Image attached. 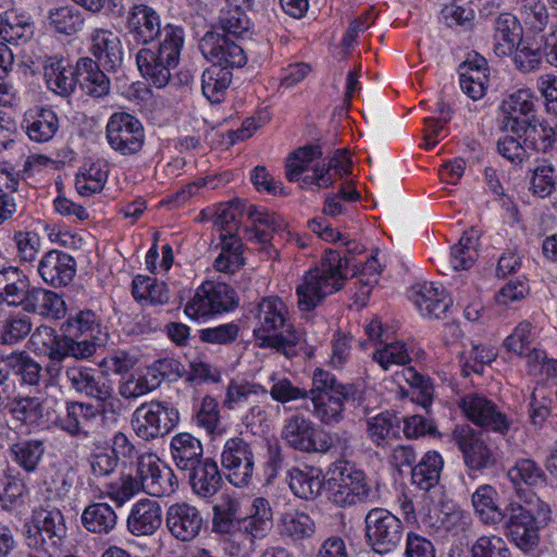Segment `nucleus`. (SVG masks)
Returning <instances> with one entry per match:
<instances>
[{
	"label": "nucleus",
	"instance_id": "e433bc0d",
	"mask_svg": "<svg viewBox=\"0 0 557 557\" xmlns=\"http://www.w3.org/2000/svg\"><path fill=\"white\" fill-rule=\"evenodd\" d=\"M23 309L46 318L61 319L65 313V302L52 290L33 287Z\"/></svg>",
	"mask_w": 557,
	"mask_h": 557
},
{
	"label": "nucleus",
	"instance_id": "393cba45",
	"mask_svg": "<svg viewBox=\"0 0 557 557\" xmlns=\"http://www.w3.org/2000/svg\"><path fill=\"white\" fill-rule=\"evenodd\" d=\"M413 301L419 310L429 317L443 318L453 305L445 288L433 282H424L412 288Z\"/></svg>",
	"mask_w": 557,
	"mask_h": 557
},
{
	"label": "nucleus",
	"instance_id": "8fccbe9b",
	"mask_svg": "<svg viewBox=\"0 0 557 557\" xmlns=\"http://www.w3.org/2000/svg\"><path fill=\"white\" fill-rule=\"evenodd\" d=\"M45 453L39 440L20 441L10 447L12 460L26 472H34Z\"/></svg>",
	"mask_w": 557,
	"mask_h": 557
},
{
	"label": "nucleus",
	"instance_id": "39448f33",
	"mask_svg": "<svg viewBox=\"0 0 557 557\" xmlns=\"http://www.w3.org/2000/svg\"><path fill=\"white\" fill-rule=\"evenodd\" d=\"M273 528V511L269 500L256 497L249 513L239 519L237 533L233 534L232 554L249 555L256 548V542L265 539Z\"/></svg>",
	"mask_w": 557,
	"mask_h": 557
},
{
	"label": "nucleus",
	"instance_id": "2eb2a0df",
	"mask_svg": "<svg viewBox=\"0 0 557 557\" xmlns=\"http://www.w3.org/2000/svg\"><path fill=\"white\" fill-rule=\"evenodd\" d=\"M136 478L140 491L156 497L170 495L177 487L172 469L162 463L153 454L143 455L138 458Z\"/></svg>",
	"mask_w": 557,
	"mask_h": 557
},
{
	"label": "nucleus",
	"instance_id": "423d86ee",
	"mask_svg": "<svg viewBox=\"0 0 557 557\" xmlns=\"http://www.w3.org/2000/svg\"><path fill=\"white\" fill-rule=\"evenodd\" d=\"M319 146L299 148L286 160V177L289 182H299L301 188L317 186L327 188L333 185V174L326 169Z\"/></svg>",
	"mask_w": 557,
	"mask_h": 557
},
{
	"label": "nucleus",
	"instance_id": "69168bd1",
	"mask_svg": "<svg viewBox=\"0 0 557 557\" xmlns=\"http://www.w3.org/2000/svg\"><path fill=\"white\" fill-rule=\"evenodd\" d=\"M32 331L27 315H11L0 323V343L13 345L25 338Z\"/></svg>",
	"mask_w": 557,
	"mask_h": 557
},
{
	"label": "nucleus",
	"instance_id": "4be33fe9",
	"mask_svg": "<svg viewBox=\"0 0 557 557\" xmlns=\"http://www.w3.org/2000/svg\"><path fill=\"white\" fill-rule=\"evenodd\" d=\"M126 27L133 39L140 45H148L157 37L162 38L159 14L147 4H134L127 14Z\"/></svg>",
	"mask_w": 557,
	"mask_h": 557
},
{
	"label": "nucleus",
	"instance_id": "a18cd8bd",
	"mask_svg": "<svg viewBox=\"0 0 557 557\" xmlns=\"http://www.w3.org/2000/svg\"><path fill=\"white\" fill-rule=\"evenodd\" d=\"M443 458L437 451H428L420 462L412 468V483L423 491H429L440 481Z\"/></svg>",
	"mask_w": 557,
	"mask_h": 557
},
{
	"label": "nucleus",
	"instance_id": "bf43d9fd",
	"mask_svg": "<svg viewBox=\"0 0 557 557\" xmlns=\"http://www.w3.org/2000/svg\"><path fill=\"white\" fill-rule=\"evenodd\" d=\"M133 295L137 300H146L152 305H164L170 299L165 283L143 275L133 280Z\"/></svg>",
	"mask_w": 557,
	"mask_h": 557
},
{
	"label": "nucleus",
	"instance_id": "603ef678",
	"mask_svg": "<svg viewBox=\"0 0 557 557\" xmlns=\"http://www.w3.org/2000/svg\"><path fill=\"white\" fill-rule=\"evenodd\" d=\"M530 172V190L532 194L541 198L550 196L557 184L555 165L548 160H542Z\"/></svg>",
	"mask_w": 557,
	"mask_h": 557
},
{
	"label": "nucleus",
	"instance_id": "c85d7f7f",
	"mask_svg": "<svg viewBox=\"0 0 557 557\" xmlns=\"http://www.w3.org/2000/svg\"><path fill=\"white\" fill-rule=\"evenodd\" d=\"M500 110L504 114L503 128L506 132L518 133L522 128L520 116H525L534 110V95L530 89H519L503 100Z\"/></svg>",
	"mask_w": 557,
	"mask_h": 557
},
{
	"label": "nucleus",
	"instance_id": "338daca9",
	"mask_svg": "<svg viewBox=\"0 0 557 557\" xmlns=\"http://www.w3.org/2000/svg\"><path fill=\"white\" fill-rule=\"evenodd\" d=\"M373 360L384 370L392 366H406L411 361L410 352L403 342L385 344L373 354Z\"/></svg>",
	"mask_w": 557,
	"mask_h": 557
},
{
	"label": "nucleus",
	"instance_id": "7ed1b4c3",
	"mask_svg": "<svg viewBox=\"0 0 557 557\" xmlns=\"http://www.w3.org/2000/svg\"><path fill=\"white\" fill-rule=\"evenodd\" d=\"M313 414L325 425H334L344 419L346 405L359 403L361 391L356 384H344L331 372L317 368L312 373L309 396Z\"/></svg>",
	"mask_w": 557,
	"mask_h": 557
},
{
	"label": "nucleus",
	"instance_id": "20e7f679",
	"mask_svg": "<svg viewBox=\"0 0 557 557\" xmlns=\"http://www.w3.org/2000/svg\"><path fill=\"white\" fill-rule=\"evenodd\" d=\"M185 34L181 26L166 24L158 47L143 48L136 54L141 75L157 88L165 87L177 67Z\"/></svg>",
	"mask_w": 557,
	"mask_h": 557
},
{
	"label": "nucleus",
	"instance_id": "3c124183",
	"mask_svg": "<svg viewBox=\"0 0 557 557\" xmlns=\"http://www.w3.org/2000/svg\"><path fill=\"white\" fill-rule=\"evenodd\" d=\"M267 388L259 384L245 379H233L226 386L223 407L233 410L239 405L246 403L251 396L265 395Z\"/></svg>",
	"mask_w": 557,
	"mask_h": 557
},
{
	"label": "nucleus",
	"instance_id": "f257e3e1",
	"mask_svg": "<svg viewBox=\"0 0 557 557\" xmlns=\"http://www.w3.org/2000/svg\"><path fill=\"white\" fill-rule=\"evenodd\" d=\"M253 317L257 321L253 337L259 347L275 349L287 358L298 354V347L305 342L304 334L289 323L288 309L282 299L263 298Z\"/></svg>",
	"mask_w": 557,
	"mask_h": 557
},
{
	"label": "nucleus",
	"instance_id": "1a4fd4ad",
	"mask_svg": "<svg viewBox=\"0 0 557 557\" xmlns=\"http://www.w3.org/2000/svg\"><path fill=\"white\" fill-rule=\"evenodd\" d=\"M237 306V296L233 288L224 283L207 281L197 289L185 306V313L195 320L222 313Z\"/></svg>",
	"mask_w": 557,
	"mask_h": 557
},
{
	"label": "nucleus",
	"instance_id": "37998d69",
	"mask_svg": "<svg viewBox=\"0 0 557 557\" xmlns=\"http://www.w3.org/2000/svg\"><path fill=\"white\" fill-rule=\"evenodd\" d=\"M64 333L81 337L102 341L107 336L104 327L97 314L91 310H83L70 317L63 324Z\"/></svg>",
	"mask_w": 557,
	"mask_h": 557
},
{
	"label": "nucleus",
	"instance_id": "c756f323",
	"mask_svg": "<svg viewBox=\"0 0 557 557\" xmlns=\"http://www.w3.org/2000/svg\"><path fill=\"white\" fill-rule=\"evenodd\" d=\"M23 123L28 138L36 143L49 141L59 127L55 113L51 109L42 107H35L26 111Z\"/></svg>",
	"mask_w": 557,
	"mask_h": 557
},
{
	"label": "nucleus",
	"instance_id": "de8ad7c7",
	"mask_svg": "<svg viewBox=\"0 0 557 557\" xmlns=\"http://www.w3.org/2000/svg\"><path fill=\"white\" fill-rule=\"evenodd\" d=\"M232 82V72L219 65H211L202 73V92L212 103L222 101Z\"/></svg>",
	"mask_w": 557,
	"mask_h": 557
},
{
	"label": "nucleus",
	"instance_id": "5701e85b",
	"mask_svg": "<svg viewBox=\"0 0 557 557\" xmlns=\"http://www.w3.org/2000/svg\"><path fill=\"white\" fill-rule=\"evenodd\" d=\"M75 260L70 255L60 250H50L39 261L38 273L51 286H65L75 275Z\"/></svg>",
	"mask_w": 557,
	"mask_h": 557
},
{
	"label": "nucleus",
	"instance_id": "4d7b16f0",
	"mask_svg": "<svg viewBox=\"0 0 557 557\" xmlns=\"http://www.w3.org/2000/svg\"><path fill=\"white\" fill-rule=\"evenodd\" d=\"M243 245L238 237L221 240V252L214 261L218 272L233 274L244 264Z\"/></svg>",
	"mask_w": 557,
	"mask_h": 557
},
{
	"label": "nucleus",
	"instance_id": "c03bdc74",
	"mask_svg": "<svg viewBox=\"0 0 557 557\" xmlns=\"http://www.w3.org/2000/svg\"><path fill=\"white\" fill-rule=\"evenodd\" d=\"M278 531L282 536L297 542L311 537L315 532V524L305 512L287 511L280 518Z\"/></svg>",
	"mask_w": 557,
	"mask_h": 557
},
{
	"label": "nucleus",
	"instance_id": "f8f14e48",
	"mask_svg": "<svg viewBox=\"0 0 557 557\" xmlns=\"http://www.w3.org/2000/svg\"><path fill=\"white\" fill-rule=\"evenodd\" d=\"M451 438L471 470L481 471L496 465L495 450L487 444L484 434L469 424L456 425Z\"/></svg>",
	"mask_w": 557,
	"mask_h": 557
},
{
	"label": "nucleus",
	"instance_id": "a878e982",
	"mask_svg": "<svg viewBox=\"0 0 557 557\" xmlns=\"http://www.w3.org/2000/svg\"><path fill=\"white\" fill-rule=\"evenodd\" d=\"M89 40V51L103 67L114 70L121 65L123 51L116 34L108 29L96 28L91 32Z\"/></svg>",
	"mask_w": 557,
	"mask_h": 557
},
{
	"label": "nucleus",
	"instance_id": "052dcab7",
	"mask_svg": "<svg viewBox=\"0 0 557 557\" xmlns=\"http://www.w3.org/2000/svg\"><path fill=\"white\" fill-rule=\"evenodd\" d=\"M475 242L474 231L466 232L451 248L450 263L455 270H467L474 264L478 258Z\"/></svg>",
	"mask_w": 557,
	"mask_h": 557
},
{
	"label": "nucleus",
	"instance_id": "ddd939ff",
	"mask_svg": "<svg viewBox=\"0 0 557 557\" xmlns=\"http://www.w3.org/2000/svg\"><path fill=\"white\" fill-rule=\"evenodd\" d=\"M221 465L231 484L248 486L253 476L255 456L251 446L242 437L228 438L221 453Z\"/></svg>",
	"mask_w": 557,
	"mask_h": 557
},
{
	"label": "nucleus",
	"instance_id": "0eeeda50",
	"mask_svg": "<svg viewBox=\"0 0 557 557\" xmlns=\"http://www.w3.org/2000/svg\"><path fill=\"white\" fill-rule=\"evenodd\" d=\"M180 420L178 411L168 403L150 401L133 413L132 426L143 440L149 441L170 433Z\"/></svg>",
	"mask_w": 557,
	"mask_h": 557
},
{
	"label": "nucleus",
	"instance_id": "4468645a",
	"mask_svg": "<svg viewBox=\"0 0 557 557\" xmlns=\"http://www.w3.org/2000/svg\"><path fill=\"white\" fill-rule=\"evenodd\" d=\"M106 132L110 147L122 156L136 154L141 150L145 143V132L141 123L126 112L112 114Z\"/></svg>",
	"mask_w": 557,
	"mask_h": 557
},
{
	"label": "nucleus",
	"instance_id": "6ab92c4d",
	"mask_svg": "<svg viewBox=\"0 0 557 557\" xmlns=\"http://www.w3.org/2000/svg\"><path fill=\"white\" fill-rule=\"evenodd\" d=\"M313 423L304 416L289 417L283 426L281 436L293 448L301 451H329L326 438L321 437Z\"/></svg>",
	"mask_w": 557,
	"mask_h": 557
},
{
	"label": "nucleus",
	"instance_id": "e2e57ef3",
	"mask_svg": "<svg viewBox=\"0 0 557 557\" xmlns=\"http://www.w3.org/2000/svg\"><path fill=\"white\" fill-rule=\"evenodd\" d=\"M160 384V380L153 370H148L146 374L131 375L126 381L121 383L119 392L126 399L143 396Z\"/></svg>",
	"mask_w": 557,
	"mask_h": 557
},
{
	"label": "nucleus",
	"instance_id": "5fc2aeb1",
	"mask_svg": "<svg viewBox=\"0 0 557 557\" xmlns=\"http://www.w3.org/2000/svg\"><path fill=\"white\" fill-rule=\"evenodd\" d=\"M508 478L515 486H537L546 481L544 470L531 458L518 459L508 470Z\"/></svg>",
	"mask_w": 557,
	"mask_h": 557
},
{
	"label": "nucleus",
	"instance_id": "72a5a7b5",
	"mask_svg": "<svg viewBox=\"0 0 557 557\" xmlns=\"http://www.w3.org/2000/svg\"><path fill=\"white\" fill-rule=\"evenodd\" d=\"M498 492L490 484L479 486L471 500L475 515L484 524H498L505 519V512L498 504Z\"/></svg>",
	"mask_w": 557,
	"mask_h": 557
},
{
	"label": "nucleus",
	"instance_id": "bb28decb",
	"mask_svg": "<svg viewBox=\"0 0 557 557\" xmlns=\"http://www.w3.org/2000/svg\"><path fill=\"white\" fill-rule=\"evenodd\" d=\"M44 76L49 89L60 96H69L77 84V65L73 67L66 60L51 57L45 62Z\"/></svg>",
	"mask_w": 557,
	"mask_h": 557
},
{
	"label": "nucleus",
	"instance_id": "6e6d98bb",
	"mask_svg": "<svg viewBox=\"0 0 557 557\" xmlns=\"http://www.w3.org/2000/svg\"><path fill=\"white\" fill-rule=\"evenodd\" d=\"M99 339H90L64 333L57 347V357H72L77 360L88 359L95 355Z\"/></svg>",
	"mask_w": 557,
	"mask_h": 557
},
{
	"label": "nucleus",
	"instance_id": "864d4df0",
	"mask_svg": "<svg viewBox=\"0 0 557 557\" xmlns=\"http://www.w3.org/2000/svg\"><path fill=\"white\" fill-rule=\"evenodd\" d=\"M239 203H220L214 214V227L220 233L221 240L237 237L242 219Z\"/></svg>",
	"mask_w": 557,
	"mask_h": 557
},
{
	"label": "nucleus",
	"instance_id": "58836bf2",
	"mask_svg": "<svg viewBox=\"0 0 557 557\" xmlns=\"http://www.w3.org/2000/svg\"><path fill=\"white\" fill-rule=\"evenodd\" d=\"M287 476L289 488L299 498L314 499L322 490L323 478L318 469L294 467L288 470Z\"/></svg>",
	"mask_w": 557,
	"mask_h": 557
},
{
	"label": "nucleus",
	"instance_id": "ea45409f",
	"mask_svg": "<svg viewBox=\"0 0 557 557\" xmlns=\"http://www.w3.org/2000/svg\"><path fill=\"white\" fill-rule=\"evenodd\" d=\"M81 521L88 532L108 534L115 528L117 516L110 505L94 503L83 510Z\"/></svg>",
	"mask_w": 557,
	"mask_h": 557
},
{
	"label": "nucleus",
	"instance_id": "aec40b11",
	"mask_svg": "<svg viewBox=\"0 0 557 557\" xmlns=\"http://www.w3.org/2000/svg\"><path fill=\"white\" fill-rule=\"evenodd\" d=\"M200 511L187 503L171 505L165 513V525L178 541L189 542L198 536L202 528Z\"/></svg>",
	"mask_w": 557,
	"mask_h": 557
},
{
	"label": "nucleus",
	"instance_id": "13d9d810",
	"mask_svg": "<svg viewBox=\"0 0 557 557\" xmlns=\"http://www.w3.org/2000/svg\"><path fill=\"white\" fill-rule=\"evenodd\" d=\"M107 178L106 165L101 162H94L76 175L75 187L79 195L90 196L102 190Z\"/></svg>",
	"mask_w": 557,
	"mask_h": 557
},
{
	"label": "nucleus",
	"instance_id": "49530a36",
	"mask_svg": "<svg viewBox=\"0 0 557 557\" xmlns=\"http://www.w3.org/2000/svg\"><path fill=\"white\" fill-rule=\"evenodd\" d=\"M33 34V23L25 13L7 10L0 15V38L8 42L26 39Z\"/></svg>",
	"mask_w": 557,
	"mask_h": 557
},
{
	"label": "nucleus",
	"instance_id": "2f4dec72",
	"mask_svg": "<svg viewBox=\"0 0 557 557\" xmlns=\"http://www.w3.org/2000/svg\"><path fill=\"white\" fill-rule=\"evenodd\" d=\"M27 276L17 268H7L0 271V298L10 306H22L30 293Z\"/></svg>",
	"mask_w": 557,
	"mask_h": 557
},
{
	"label": "nucleus",
	"instance_id": "dca6fc26",
	"mask_svg": "<svg viewBox=\"0 0 557 557\" xmlns=\"http://www.w3.org/2000/svg\"><path fill=\"white\" fill-rule=\"evenodd\" d=\"M248 214L252 226L245 230L247 240L268 244L277 236L282 240H293L301 248L307 247V243L299 234L287 231L285 221L278 215L256 209H250Z\"/></svg>",
	"mask_w": 557,
	"mask_h": 557
},
{
	"label": "nucleus",
	"instance_id": "a211bd4d",
	"mask_svg": "<svg viewBox=\"0 0 557 557\" xmlns=\"http://www.w3.org/2000/svg\"><path fill=\"white\" fill-rule=\"evenodd\" d=\"M199 49L212 65L230 69L240 67L246 63L243 48L228 39L225 34L206 33L200 40Z\"/></svg>",
	"mask_w": 557,
	"mask_h": 557
},
{
	"label": "nucleus",
	"instance_id": "79ce46f5",
	"mask_svg": "<svg viewBox=\"0 0 557 557\" xmlns=\"http://www.w3.org/2000/svg\"><path fill=\"white\" fill-rule=\"evenodd\" d=\"M524 144L539 152L547 153L557 149V121L543 120L530 124L524 131Z\"/></svg>",
	"mask_w": 557,
	"mask_h": 557
},
{
	"label": "nucleus",
	"instance_id": "9d476101",
	"mask_svg": "<svg viewBox=\"0 0 557 557\" xmlns=\"http://www.w3.org/2000/svg\"><path fill=\"white\" fill-rule=\"evenodd\" d=\"M32 521L34 529L26 535V546L58 550L66 536V525L63 513L58 508H39L34 511Z\"/></svg>",
	"mask_w": 557,
	"mask_h": 557
},
{
	"label": "nucleus",
	"instance_id": "f704fd0d",
	"mask_svg": "<svg viewBox=\"0 0 557 557\" xmlns=\"http://www.w3.org/2000/svg\"><path fill=\"white\" fill-rule=\"evenodd\" d=\"M65 377L75 392L90 398L100 396L109 383L96 369L84 366L67 367Z\"/></svg>",
	"mask_w": 557,
	"mask_h": 557
},
{
	"label": "nucleus",
	"instance_id": "473e14b6",
	"mask_svg": "<svg viewBox=\"0 0 557 557\" xmlns=\"http://www.w3.org/2000/svg\"><path fill=\"white\" fill-rule=\"evenodd\" d=\"M170 450L176 468L183 472L197 466L203 459L200 441L189 433L174 435L170 443Z\"/></svg>",
	"mask_w": 557,
	"mask_h": 557
},
{
	"label": "nucleus",
	"instance_id": "6e6552de",
	"mask_svg": "<svg viewBox=\"0 0 557 557\" xmlns=\"http://www.w3.org/2000/svg\"><path fill=\"white\" fill-rule=\"evenodd\" d=\"M458 406L469 421L482 429L505 435L513 426V419L482 394L469 393L459 399Z\"/></svg>",
	"mask_w": 557,
	"mask_h": 557
},
{
	"label": "nucleus",
	"instance_id": "cd10ccee",
	"mask_svg": "<svg viewBox=\"0 0 557 557\" xmlns=\"http://www.w3.org/2000/svg\"><path fill=\"white\" fill-rule=\"evenodd\" d=\"M487 72V62L479 54H473L460 65L461 89L473 100L481 99L485 95L488 83Z\"/></svg>",
	"mask_w": 557,
	"mask_h": 557
},
{
	"label": "nucleus",
	"instance_id": "b1692460",
	"mask_svg": "<svg viewBox=\"0 0 557 557\" xmlns=\"http://www.w3.org/2000/svg\"><path fill=\"white\" fill-rule=\"evenodd\" d=\"M162 523L160 505L152 499L136 502L127 518V529L135 536L152 535Z\"/></svg>",
	"mask_w": 557,
	"mask_h": 557
},
{
	"label": "nucleus",
	"instance_id": "f3484780",
	"mask_svg": "<svg viewBox=\"0 0 557 557\" xmlns=\"http://www.w3.org/2000/svg\"><path fill=\"white\" fill-rule=\"evenodd\" d=\"M377 497L361 471L342 474L339 480L330 482V500L341 507L356 505Z\"/></svg>",
	"mask_w": 557,
	"mask_h": 557
},
{
	"label": "nucleus",
	"instance_id": "f03ea898",
	"mask_svg": "<svg viewBox=\"0 0 557 557\" xmlns=\"http://www.w3.org/2000/svg\"><path fill=\"white\" fill-rule=\"evenodd\" d=\"M348 259L335 250H327L320 263L307 271L296 288L298 307L311 311L325 297L343 288L347 278Z\"/></svg>",
	"mask_w": 557,
	"mask_h": 557
},
{
	"label": "nucleus",
	"instance_id": "a19ab883",
	"mask_svg": "<svg viewBox=\"0 0 557 557\" xmlns=\"http://www.w3.org/2000/svg\"><path fill=\"white\" fill-rule=\"evenodd\" d=\"M367 433L376 446H387L399 436L400 420L386 411L376 414L367 421Z\"/></svg>",
	"mask_w": 557,
	"mask_h": 557
},
{
	"label": "nucleus",
	"instance_id": "9b49d317",
	"mask_svg": "<svg viewBox=\"0 0 557 557\" xmlns=\"http://www.w3.org/2000/svg\"><path fill=\"white\" fill-rule=\"evenodd\" d=\"M366 539L375 553L387 554L401 542L403 522L382 508L371 509L366 516Z\"/></svg>",
	"mask_w": 557,
	"mask_h": 557
},
{
	"label": "nucleus",
	"instance_id": "774afa93",
	"mask_svg": "<svg viewBox=\"0 0 557 557\" xmlns=\"http://www.w3.org/2000/svg\"><path fill=\"white\" fill-rule=\"evenodd\" d=\"M140 492L139 482L131 474L122 475L119 480L106 486V495L117 506H123Z\"/></svg>",
	"mask_w": 557,
	"mask_h": 557
},
{
	"label": "nucleus",
	"instance_id": "680f3d73",
	"mask_svg": "<svg viewBox=\"0 0 557 557\" xmlns=\"http://www.w3.org/2000/svg\"><path fill=\"white\" fill-rule=\"evenodd\" d=\"M49 26L57 33L73 35L82 24L79 12L73 7H58L49 11Z\"/></svg>",
	"mask_w": 557,
	"mask_h": 557
},
{
	"label": "nucleus",
	"instance_id": "4c0bfd02",
	"mask_svg": "<svg viewBox=\"0 0 557 557\" xmlns=\"http://www.w3.org/2000/svg\"><path fill=\"white\" fill-rule=\"evenodd\" d=\"M77 83L82 88L95 98H101L110 91V81L100 70L99 64L90 58H82L77 61Z\"/></svg>",
	"mask_w": 557,
	"mask_h": 557
},
{
	"label": "nucleus",
	"instance_id": "09e8293b",
	"mask_svg": "<svg viewBox=\"0 0 557 557\" xmlns=\"http://www.w3.org/2000/svg\"><path fill=\"white\" fill-rule=\"evenodd\" d=\"M196 423L202 428L211 438L221 437L226 432L222 423L219 403L212 396H205L196 414Z\"/></svg>",
	"mask_w": 557,
	"mask_h": 557
},
{
	"label": "nucleus",
	"instance_id": "0e129e2a",
	"mask_svg": "<svg viewBox=\"0 0 557 557\" xmlns=\"http://www.w3.org/2000/svg\"><path fill=\"white\" fill-rule=\"evenodd\" d=\"M472 524L469 512L455 505H444L442 508L443 534L454 536L466 533Z\"/></svg>",
	"mask_w": 557,
	"mask_h": 557
},
{
	"label": "nucleus",
	"instance_id": "412c9836",
	"mask_svg": "<svg viewBox=\"0 0 557 557\" xmlns=\"http://www.w3.org/2000/svg\"><path fill=\"white\" fill-rule=\"evenodd\" d=\"M507 535L521 549L528 550L539 543V528L534 523L528 508L518 504L508 505Z\"/></svg>",
	"mask_w": 557,
	"mask_h": 557
},
{
	"label": "nucleus",
	"instance_id": "7c9ffc66",
	"mask_svg": "<svg viewBox=\"0 0 557 557\" xmlns=\"http://www.w3.org/2000/svg\"><path fill=\"white\" fill-rule=\"evenodd\" d=\"M186 472L193 491L199 496H212L221 487L222 476L216 462L211 458L201 459Z\"/></svg>",
	"mask_w": 557,
	"mask_h": 557
},
{
	"label": "nucleus",
	"instance_id": "c9c22d12",
	"mask_svg": "<svg viewBox=\"0 0 557 557\" xmlns=\"http://www.w3.org/2000/svg\"><path fill=\"white\" fill-rule=\"evenodd\" d=\"M521 37L518 20L510 13L500 14L495 21L494 53L502 58L513 52Z\"/></svg>",
	"mask_w": 557,
	"mask_h": 557
}]
</instances>
